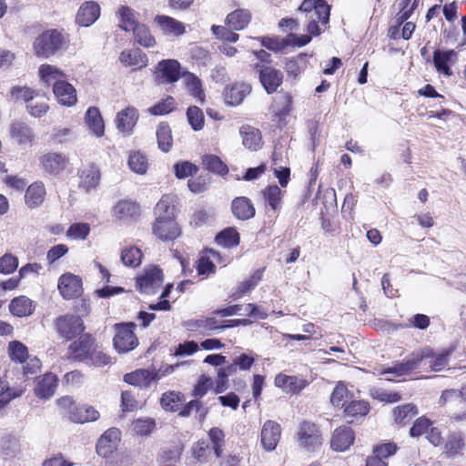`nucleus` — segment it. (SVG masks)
<instances>
[{
	"mask_svg": "<svg viewBox=\"0 0 466 466\" xmlns=\"http://www.w3.org/2000/svg\"><path fill=\"white\" fill-rule=\"evenodd\" d=\"M251 15L249 11L246 9H237L228 15L226 18V24L229 29L232 30H242L250 22Z\"/></svg>",
	"mask_w": 466,
	"mask_h": 466,
	"instance_id": "obj_34",
	"label": "nucleus"
},
{
	"mask_svg": "<svg viewBox=\"0 0 466 466\" xmlns=\"http://www.w3.org/2000/svg\"><path fill=\"white\" fill-rule=\"evenodd\" d=\"M120 431L117 428H110L106 431L96 443L97 454L104 458L110 455L120 441Z\"/></svg>",
	"mask_w": 466,
	"mask_h": 466,
	"instance_id": "obj_14",
	"label": "nucleus"
},
{
	"mask_svg": "<svg viewBox=\"0 0 466 466\" xmlns=\"http://www.w3.org/2000/svg\"><path fill=\"white\" fill-rule=\"evenodd\" d=\"M162 408L167 411H177L182 405L180 394L175 391L166 392L160 399Z\"/></svg>",
	"mask_w": 466,
	"mask_h": 466,
	"instance_id": "obj_54",
	"label": "nucleus"
},
{
	"mask_svg": "<svg viewBox=\"0 0 466 466\" xmlns=\"http://www.w3.org/2000/svg\"><path fill=\"white\" fill-rule=\"evenodd\" d=\"M163 283L162 270L156 267L147 268L143 275L137 278V286L146 294H154Z\"/></svg>",
	"mask_w": 466,
	"mask_h": 466,
	"instance_id": "obj_8",
	"label": "nucleus"
},
{
	"mask_svg": "<svg viewBox=\"0 0 466 466\" xmlns=\"http://www.w3.org/2000/svg\"><path fill=\"white\" fill-rule=\"evenodd\" d=\"M128 166L130 169L137 174H146L148 168L147 157L139 151H133L129 154Z\"/></svg>",
	"mask_w": 466,
	"mask_h": 466,
	"instance_id": "obj_47",
	"label": "nucleus"
},
{
	"mask_svg": "<svg viewBox=\"0 0 466 466\" xmlns=\"http://www.w3.org/2000/svg\"><path fill=\"white\" fill-rule=\"evenodd\" d=\"M370 410L369 403L364 400H351L344 407V412L349 419V422H352L354 418L358 416H365Z\"/></svg>",
	"mask_w": 466,
	"mask_h": 466,
	"instance_id": "obj_45",
	"label": "nucleus"
},
{
	"mask_svg": "<svg viewBox=\"0 0 466 466\" xmlns=\"http://www.w3.org/2000/svg\"><path fill=\"white\" fill-rule=\"evenodd\" d=\"M10 312L16 317L30 316L35 310L33 300L25 296H20L11 300L9 304Z\"/></svg>",
	"mask_w": 466,
	"mask_h": 466,
	"instance_id": "obj_31",
	"label": "nucleus"
},
{
	"mask_svg": "<svg viewBox=\"0 0 466 466\" xmlns=\"http://www.w3.org/2000/svg\"><path fill=\"white\" fill-rule=\"evenodd\" d=\"M46 191L42 181L32 183L26 189L25 194V201L29 208L40 207L46 198Z\"/></svg>",
	"mask_w": 466,
	"mask_h": 466,
	"instance_id": "obj_24",
	"label": "nucleus"
},
{
	"mask_svg": "<svg viewBox=\"0 0 466 466\" xmlns=\"http://www.w3.org/2000/svg\"><path fill=\"white\" fill-rule=\"evenodd\" d=\"M156 136L158 148L163 152H168L173 143L169 126L166 123H160L157 127Z\"/></svg>",
	"mask_w": 466,
	"mask_h": 466,
	"instance_id": "obj_44",
	"label": "nucleus"
},
{
	"mask_svg": "<svg viewBox=\"0 0 466 466\" xmlns=\"http://www.w3.org/2000/svg\"><path fill=\"white\" fill-rule=\"evenodd\" d=\"M57 387V378L52 373H46L41 378L35 389V393L42 399L51 398Z\"/></svg>",
	"mask_w": 466,
	"mask_h": 466,
	"instance_id": "obj_29",
	"label": "nucleus"
},
{
	"mask_svg": "<svg viewBox=\"0 0 466 466\" xmlns=\"http://www.w3.org/2000/svg\"><path fill=\"white\" fill-rule=\"evenodd\" d=\"M137 15L138 14L129 6H119L116 12V16L119 20V27L125 31H133L139 25Z\"/></svg>",
	"mask_w": 466,
	"mask_h": 466,
	"instance_id": "obj_32",
	"label": "nucleus"
},
{
	"mask_svg": "<svg viewBox=\"0 0 466 466\" xmlns=\"http://www.w3.org/2000/svg\"><path fill=\"white\" fill-rule=\"evenodd\" d=\"M281 427L273 420H267L261 430V444L267 451L276 449L280 439Z\"/></svg>",
	"mask_w": 466,
	"mask_h": 466,
	"instance_id": "obj_13",
	"label": "nucleus"
},
{
	"mask_svg": "<svg viewBox=\"0 0 466 466\" xmlns=\"http://www.w3.org/2000/svg\"><path fill=\"white\" fill-rule=\"evenodd\" d=\"M8 350L11 360L20 363L25 362L28 357L26 346L17 340L9 343Z\"/></svg>",
	"mask_w": 466,
	"mask_h": 466,
	"instance_id": "obj_59",
	"label": "nucleus"
},
{
	"mask_svg": "<svg viewBox=\"0 0 466 466\" xmlns=\"http://www.w3.org/2000/svg\"><path fill=\"white\" fill-rule=\"evenodd\" d=\"M176 196L164 195L155 208L156 218L176 219Z\"/></svg>",
	"mask_w": 466,
	"mask_h": 466,
	"instance_id": "obj_26",
	"label": "nucleus"
},
{
	"mask_svg": "<svg viewBox=\"0 0 466 466\" xmlns=\"http://www.w3.org/2000/svg\"><path fill=\"white\" fill-rule=\"evenodd\" d=\"M203 166L208 171L224 175L228 172V168L226 164L215 155H206L202 158Z\"/></svg>",
	"mask_w": 466,
	"mask_h": 466,
	"instance_id": "obj_49",
	"label": "nucleus"
},
{
	"mask_svg": "<svg viewBox=\"0 0 466 466\" xmlns=\"http://www.w3.org/2000/svg\"><path fill=\"white\" fill-rule=\"evenodd\" d=\"M186 327L191 331L221 329L218 320L213 317L188 320L186 322Z\"/></svg>",
	"mask_w": 466,
	"mask_h": 466,
	"instance_id": "obj_46",
	"label": "nucleus"
},
{
	"mask_svg": "<svg viewBox=\"0 0 466 466\" xmlns=\"http://www.w3.org/2000/svg\"><path fill=\"white\" fill-rule=\"evenodd\" d=\"M453 56H455V52L453 50L435 51L433 54V63L437 71L447 76H451L452 73L449 66V62Z\"/></svg>",
	"mask_w": 466,
	"mask_h": 466,
	"instance_id": "obj_42",
	"label": "nucleus"
},
{
	"mask_svg": "<svg viewBox=\"0 0 466 466\" xmlns=\"http://www.w3.org/2000/svg\"><path fill=\"white\" fill-rule=\"evenodd\" d=\"M137 42L145 46H153L156 43L155 38L150 34L148 27L145 25L139 24L133 31Z\"/></svg>",
	"mask_w": 466,
	"mask_h": 466,
	"instance_id": "obj_55",
	"label": "nucleus"
},
{
	"mask_svg": "<svg viewBox=\"0 0 466 466\" xmlns=\"http://www.w3.org/2000/svg\"><path fill=\"white\" fill-rule=\"evenodd\" d=\"M275 385L286 392L296 393L306 388L308 382L297 376L279 374L275 378Z\"/></svg>",
	"mask_w": 466,
	"mask_h": 466,
	"instance_id": "obj_25",
	"label": "nucleus"
},
{
	"mask_svg": "<svg viewBox=\"0 0 466 466\" xmlns=\"http://www.w3.org/2000/svg\"><path fill=\"white\" fill-rule=\"evenodd\" d=\"M256 70L258 73L259 81L268 94L277 91L282 84L283 74L281 71L268 66L256 65Z\"/></svg>",
	"mask_w": 466,
	"mask_h": 466,
	"instance_id": "obj_9",
	"label": "nucleus"
},
{
	"mask_svg": "<svg viewBox=\"0 0 466 466\" xmlns=\"http://www.w3.org/2000/svg\"><path fill=\"white\" fill-rule=\"evenodd\" d=\"M180 64L175 59H165L158 62L156 68L157 78L162 84H172L180 77Z\"/></svg>",
	"mask_w": 466,
	"mask_h": 466,
	"instance_id": "obj_12",
	"label": "nucleus"
},
{
	"mask_svg": "<svg viewBox=\"0 0 466 466\" xmlns=\"http://www.w3.org/2000/svg\"><path fill=\"white\" fill-rule=\"evenodd\" d=\"M262 272L256 271L248 279H246L239 283L236 291L232 294L235 299L241 298L244 294L253 289L261 279Z\"/></svg>",
	"mask_w": 466,
	"mask_h": 466,
	"instance_id": "obj_53",
	"label": "nucleus"
},
{
	"mask_svg": "<svg viewBox=\"0 0 466 466\" xmlns=\"http://www.w3.org/2000/svg\"><path fill=\"white\" fill-rule=\"evenodd\" d=\"M393 414L396 422L406 423L417 414V410L412 404H405L396 407L393 410Z\"/></svg>",
	"mask_w": 466,
	"mask_h": 466,
	"instance_id": "obj_57",
	"label": "nucleus"
},
{
	"mask_svg": "<svg viewBox=\"0 0 466 466\" xmlns=\"http://www.w3.org/2000/svg\"><path fill=\"white\" fill-rule=\"evenodd\" d=\"M135 323H121L116 326V335L113 339L115 349L125 353L132 350L137 345V339L134 333Z\"/></svg>",
	"mask_w": 466,
	"mask_h": 466,
	"instance_id": "obj_5",
	"label": "nucleus"
},
{
	"mask_svg": "<svg viewBox=\"0 0 466 466\" xmlns=\"http://www.w3.org/2000/svg\"><path fill=\"white\" fill-rule=\"evenodd\" d=\"M297 435L299 447L306 451H316L322 445L321 434L317 425L310 421L300 423Z\"/></svg>",
	"mask_w": 466,
	"mask_h": 466,
	"instance_id": "obj_4",
	"label": "nucleus"
},
{
	"mask_svg": "<svg viewBox=\"0 0 466 466\" xmlns=\"http://www.w3.org/2000/svg\"><path fill=\"white\" fill-rule=\"evenodd\" d=\"M239 133L242 137V144L246 148L257 151L261 147L262 137L258 129L251 126H243Z\"/></svg>",
	"mask_w": 466,
	"mask_h": 466,
	"instance_id": "obj_27",
	"label": "nucleus"
},
{
	"mask_svg": "<svg viewBox=\"0 0 466 466\" xmlns=\"http://www.w3.org/2000/svg\"><path fill=\"white\" fill-rule=\"evenodd\" d=\"M100 181L99 169L95 166H89L84 168L80 175L79 187L86 192L96 187Z\"/></svg>",
	"mask_w": 466,
	"mask_h": 466,
	"instance_id": "obj_36",
	"label": "nucleus"
},
{
	"mask_svg": "<svg viewBox=\"0 0 466 466\" xmlns=\"http://www.w3.org/2000/svg\"><path fill=\"white\" fill-rule=\"evenodd\" d=\"M54 329L59 339L68 341L84 332L85 325L79 316L65 314L54 319Z\"/></svg>",
	"mask_w": 466,
	"mask_h": 466,
	"instance_id": "obj_3",
	"label": "nucleus"
},
{
	"mask_svg": "<svg viewBox=\"0 0 466 466\" xmlns=\"http://www.w3.org/2000/svg\"><path fill=\"white\" fill-rule=\"evenodd\" d=\"M208 437L213 444L212 449L216 457H220L222 453V447L224 445V433L217 428H211L208 431Z\"/></svg>",
	"mask_w": 466,
	"mask_h": 466,
	"instance_id": "obj_62",
	"label": "nucleus"
},
{
	"mask_svg": "<svg viewBox=\"0 0 466 466\" xmlns=\"http://www.w3.org/2000/svg\"><path fill=\"white\" fill-rule=\"evenodd\" d=\"M198 170V167L188 161L178 162L174 166L175 175L179 179L193 176Z\"/></svg>",
	"mask_w": 466,
	"mask_h": 466,
	"instance_id": "obj_64",
	"label": "nucleus"
},
{
	"mask_svg": "<svg viewBox=\"0 0 466 466\" xmlns=\"http://www.w3.org/2000/svg\"><path fill=\"white\" fill-rule=\"evenodd\" d=\"M24 392L22 388H10L5 380L0 379V408L5 407L13 399L20 397Z\"/></svg>",
	"mask_w": 466,
	"mask_h": 466,
	"instance_id": "obj_48",
	"label": "nucleus"
},
{
	"mask_svg": "<svg viewBox=\"0 0 466 466\" xmlns=\"http://www.w3.org/2000/svg\"><path fill=\"white\" fill-rule=\"evenodd\" d=\"M139 116L138 110L127 106L117 113L116 123L117 129L127 135H131Z\"/></svg>",
	"mask_w": 466,
	"mask_h": 466,
	"instance_id": "obj_16",
	"label": "nucleus"
},
{
	"mask_svg": "<svg viewBox=\"0 0 466 466\" xmlns=\"http://www.w3.org/2000/svg\"><path fill=\"white\" fill-rule=\"evenodd\" d=\"M430 351L416 350L402 362L395 363L393 366L383 369L380 371V375L392 374L400 377L410 374L412 370H416L419 365L424 361L425 357H429Z\"/></svg>",
	"mask_w": 466,
	"mask_h": 466,
	"instance_id": "obj_6",
	"label": "nucleus"
},
{
	"mask_svg": "<svg viewBox=\"0 0 466 466\" xmlns=\"http://www.w3.org/2000/svg\"><path fill=\"white\" fill-rule=\"evenodd\" d=\"M350 397L351 396L345 384L339 382L331 393L330 401L334 406L344 408Z\"/></svg>",
	"mask_w": 466,
	"mask_h": 466,
	"instance_id": "obj_52",
	"label": "nucleus"
},
{
	"mask_svg": "<svg viewBox=\"0 0 466 466\" xmlns=\"http://www.w3.org/2000/svg\"><path fill=\"white\" fill-rule=\"evenodd\" d=\"M86 122L89 129L96 136L102 137L105 132V126L98 108L89 107L86 113Z\"/></svg>",
	"mask_w": 466,
	"mask_h": 466,
	"instance_id": "obj_39",
	"label": "nucleus"
},
{
	"mask_svg": "<svg viewBox=\"0 0 466 466\" xmlns=\"http://www.w3.org/2000/svg\"><path fill=\"white\" fill-rule=\"evenodd\" d=\"M156 427L155 420L151 418H140L133 421L132 430L141 436L149 435Z\"/></svg>",
	"mask_w": 466,
	"mask_h": 466,
	"instance_id": "obj_58",
	"label": "nucleus"
},
{
	"mask_svg": "<svg viewBox=\"0 0 466 466\" xmlns=\"http://www.w3.org/2000/svg\"><path fill=\"white\" fill-rule=\"evenodd\" d=\"M154 374L147 370H137L124 376V380L131 385L147 388L154 380Z\"/></svg>",
	"mask_w": 466,
	"mask_h": 466,
	"instance_id": "obj_38",
	"label": "nucleus"
},
{
	"mask_svg": "<svg viewBox=\"0 0 466 466\" xmlns=\"http://www.w3.org/2000/svg\"><path fill=\"white\" fill-rule=\"evenodd\" d=\"M100 15V6L93 1H86L79 7L76 15V22L81 26H90Z\"/></svg>",
	"mask_w": 466,
	"mask_h": 466,
	"instance_id": "obj_17",
	"label": "nucleus"
},
{
	"mask_svg": "<svg viewBox=\"0 0 466 466\" xmlns=\"http://www.w3.org/2000/svg\"><path fill=\"white\" fill-rule=\"evenodd\" d=\"M10 135L18 144L31 143L35 135L33 129L25 122L15 121L10 127Z\"/></svg>",
	"mask_w": 466,
	"mask_h": 466,
	"instance_id": "obj_28",
	"label": "nucleus"
},
{
	"mask_svg": "<svg viewBox=\"0 0 466 466\" xmlns=\"http://www.w3.org/2000/svg\"><path fill=\"white\" fill-rule=\"evenodd\" d=\"M299 9L307 12L309 16L315 15L324 25L329 22L330 6L324 0H304Z\"/></svg>",
	"mask_w": 466,
	"mask_h": 466,
	"instance_id": "obj_15",
	"label": "nucleus"
},
{
	"mask_svg": "<svg viewBox=\"0 0 466 466\" xmlns=\"http://www.w3.org/2000/svg\"><path fill=\"white\" fill-rule=\"evenodd\" d=\"M57 288L65 299H72L81 295L82 280L76 275L66 273L59 278Z\"/></svg>",
	"mask_w": 466,
	"mask_h": 466,
	"instance_id": "obj_10",
	"label": "nucleus"
},
{
	"mask_svg": "<svg viewBox=\"0 0 466 466\" xmlns=\"http://www.w3.org/2000/svg\"><path fill=\"white\" fill-rule=\"evenodd\" d=\"M152 232L162 241H173L181 235V228L176 219L156 218L152 225Z\"/></svg>",
	"mask_w": 466,
	"mask_h": 466,
	"instance_id": "obj_7",
	"label": "nucleus"
},
{
	"mask_svg": "<svg viewBox=\"0 0 466 466\" xmlns=\"http://www.w3.org/2000/svg\"><path fill=\"white\" fill-rule=\"evenodd\" d=\"M142 252L137 247L126 248L121 252V261L125 266L136 268L140 265Z\"/></svg>",
	"mask_w": 466,
	"mask_h": 466,
	"instance_id": "obj_51",
	"label": "nucleus"
},
{
	"mask_svg": "<svg viewBox=\"0 0 466 466\" xmlns=\"http://www.w3.org/2000/svg\"><path fill=\"white\" fill-rule=\"evenodd\" d=\"M68 43L67 36L56 29L44 31L35 37L33 44L34 54L40 58H49L65 49Z\"/></svg>",
	"mask_w": 466,
	"mask_h": 466,
	"instance_id": "obj_1",
	"label": "nucleus"
},
{
	"mask_svg": "<svg viewBox=\"0 0 466 466\" xmlns=\"http://www.w3.org/2000/svg\"><path fill=\"white\" fill-rule=\"evenodd\" d=\"M41 163L46 172L58 175L66 169L68 158L61 153L49 152L41 157Z\"/></svg>",
	"mask_w": 466,
	"mask_h": 466,
	"instance_id": "obj_18",
	"label": "nucleus"
},
{
	"mask_svg": "<svg viewBox=\"0 0 466 466\" xmlns=\"http://www.w3.org/2000/svg\"><path fill=\"white\" fill-rule=\"evenodd\" d=\"M187 117L191 127L195 131L201 130L204 126V115L198 106H189L187 110Z\"/></svg>",
	"mask_w": 466,
	"mask_h": 466,
	"instance_id": "obj_60",
	"label": "nucleus"
},
{
	"mask_svg": "<svg viewBox=\"0 0 466 466\" xmlns=\"http://www.w3.org/2000/svg\"><path fill=\"white\" fill-rule=\"evenodd\" d=\"M155 21L165 35H181L185 33L183 23L167 15H157Z\"/></svg>",
	"mask_w": 466,
	"mask_h": 466,
	"instance_id": "obj_30",
	"label": "nucleus"
},
{
	"mask_svg": "<svg viewBox=\"0 0 466 466\" xmlns=\"http://www.w3.org/2000/svg\"><path fill=\"white\" fill-rule=\"evenodd\" d=\"M231 211L239 220H248L255 216V208L251 200L246 197H237L232 200Z\"/></svg>",
	"mask_w": 466,
	"mask_h": 466,
	"instance_id": "obj_23",
	"label": "nucleus"
},
{
	"mask_svg": "<svg viewBox=\"0 0 466 466\" xmlns=\"http://www.w3.org/2000/svg\"><path fill=\"white\" fill-rule=\"evenodd\" d=\"M251 91L249 85L239 83L233 85L225 94V101L230 106L239 105Z\"/></svg>",
	"mask_w": 466,
	"mask_h": 466,
	"instance_id": "obj_35",
	"label": "nucleus"
},
{
	"mask_svg": "<svg viewBox=\"0 0 466 466\" xmlns=\"http://www.w3.org/2000/svg\"><path fill=\"white\" fill-rule=\"evenodd\" d=\"M420 351H430V356L425 357L423 362H425V364L434 371H440L448 365L450 356L452 352L451 350H441L438 352H435L431 348H424L420 350Z\"/></svg>",
	"mask_w": 466,
	"mask_h": 466,
	"instance_id": "obj_22",
	"label": "nucleus"
},
{
	"mask_svg": "<svg viewBox=\"0 0 466 466\" xmlns=\"http://www.w3.org/2000/svg\"><path fill=\"white\" fill-rule=\"evenodd\" d=\"M139 206L130 200H120L114 207V215L118 219L134 218L139 215Z\"/></svg>",
	"mask_w": 466,
	"mask_h": 466,
	"instance_id": "obj_37",
	"label": "nucleus"
},
{
	"mask_svg": "<svg viewBox=\"0 0 466 466\" xmlns=\"http://www.w3.org/2000/svg\"><path fill=\"white\" fill-rule=\"evenodd\" d=\"M465 449L466 444L461 434L451 432L443 445L442 455L447 459H455L463 456Z\"/></svg>",
	"mask_w": 466,
	"mask_h": 466,
	"instance_id": "obj_19",
	"label": "nucleus"
},
{
	"mask_svg": "<svg viewBox=\"0 0 466 466\" xmlns=\"http://www.w3.org/2000/svg\"><path fill=\"white\" fill-rule=\"evenodd\" d=\"M0 451L7 458H15L21 452L19 440L12 435L4 436L0 442Z\"/></svg>",
	"mask_w": 466,
	"mask_h": 466,
	"instance_id": "obj_43",
	"label": "nucleus"
},
{
	"mask_svg": "<svg viewBox=\"0 0 466 466\" xmlns=\"http://www.w3.org/2000/svg\"><path fill=\"white\" fill-rule=\"evenodd\" d=\"M176 106L175 100L171 96L158 102L155 106L148 108V113L154 116H162L170 113Z\"/></svg>",
	"mask_w": 466,
	"mask_h": 466,
	"instance_id": "obj_61",
	"label": "nucleus"
},
{
	"mask_svg": "<svg viewBox=\"0 0 466 466\" xmlns=\"http://www.w3.org/2000/svg\"><path fill=\"white\" fill-rule=\"evenodd\" d=\"M439 404L448 407L450 417L455 421L466 420V386L443 390Z\"/></svg>",
	"mask_w": 466,
	"mask_h": 466,
	"instance_id": "obj_2",
	"label": "nucleus"
},
{
	"mask_svg": "<svg viewBox=\"0 0 466 466\" xmlns=\"http://www.w3.org/2000/svg\"><path fill=\"white\" fill-rule=\"evenodd\" d=\"M215 239L218 246L230 248L239 244L240 237L235 228H227L220 231Z\"/></svg>",
	"mask_w": 466,
	"mask_h": 466,
	"instance_id": "obj_41",
	"label": "nucleus"
},
{
	"mask_svg": "<svg viewBox=\"0 0 466 466\" xmlns=\"http://www.w3.org/2000/svg\"><path fill=\"white\" fill-rule=\"evenodd\" d=\"M95 345V339L91 335L85 334L69 345V358L79 362H85Z\"/></svg>",
	"mask_w": 466,
	"mask_h": 466,
	"instance_id": "obj_11",
	"label": "nucleus"
},
{
	"mask_svg": "<svg viewBox=\"0 0 466 466\" xmlns=\"http://www.w3.org/2000/svg\"><path fill=\"white\" fill-rule=\"evenodd\" d=\"M186 81L190 95L203 102L204 93L202 90L200 80L195 75L187 74Z\"/></svg>",
	"mask_w": 466,
	"mask_h": 466,
	"instance_id": "obj_63",
	"label": "nucleus"
},
{
	"mask_svg": "<svg viewBox=\"0 0 466 466\" xmlns=\"http://www.w3.org/2000/svg\"><path fill=\"white\" fill-rule=\"evenodd\" d=\"M99 412L91 406L74 407L69 411V419L76 423L95 421L98 419Z\"/></svg>",
	"mask_w": 466,
	"mask_h": 466,
	"instance_id": "obj_33",
	"label": "nucleus"
},
{
	"mask_svg": "<svg viewBox=\"0 0 466 466\" xmlns=\"http://www.w3.org/2000/svg\"><path fill=\"white\" fill-rule=\"evenodd\" d=\"M265 201L269 205L271 209L277 211L280 208L281 203V190L277 185L267 187L262 191Z\"/></svg>",
	"mask_w": 466,
	"mask_h": 466,
	"instance_id": "obj_50",
	"label": "nucleus"
},
{
	"mask_svg": "<svg viewBox=\"0 0 466 466\" xmlns=\"http://www.w3.org/2000/svg\"><path fill=\"white\" fill-rule=\"evenodd\" d=\"M119 60L126 66H138L143 67L147 66V56L138 48L131 50H124L119 56Z\"/></svg>",
	"mask_w": 466,
	"mask_h": 466,
	"instance_id": "obj_40",
	"label": "nucleus"
},
{
	"mask_svg": "<svg viewBox=\"0 0 466 466\" xmlns=\"http://www.w3.org/2000/svg\"><path fill=\"white\" fill-rule=\"evenodd\" d=\"M53 92L57 101L64 106H71L77 100L75 87L66 81H56L53 85Z\"/></svg>",
	"mask_w": 466,
	"mask_h": 466,
	"instance_id": "obj_20",
	"label": "nucleus"
},
{
	"mask_svg": "<svg viewBox=\"0 0 466 466\" xmlns=\"http://www.w3.org/2000/svg\"><path fill=\"white\" fill-rule=\"evenodd\" d=\"M111 362V357L99 350L95 345L84 363L100 368L109 365Z\"/></svg>",
	"mask_w": 466,
	"mask_h": 466,
	"instance_id": "obj_56",
	"label": "nucleus"
},
{
	"mask_svg": "<svg viewBox=\"0 0 466 466\" xmlns=\"http://www.w3.org/2000/svg\"><path fill=\"white\" fill-rule=\"evenodd\" d=\"M354 441V432L351 428L343 426L336 429L332 434L330 446L334 451H344Z\"/></svg>",
	"mask_w": 466,
	"mask_h": 466,
	"instance_id": "obj_21",
	"label": "nucleus"
}]
</instances>
